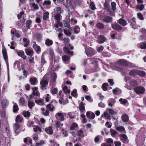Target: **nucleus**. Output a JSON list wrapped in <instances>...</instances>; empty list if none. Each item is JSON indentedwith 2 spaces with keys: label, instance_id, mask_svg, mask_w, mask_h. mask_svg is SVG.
<instances>
[{
  "label": "nucleus",
  "instance_id": "nucleus-37",
  "mask_svg": "<svg viewBox=\"0 0 146 146\" xmlns=\"http://www.w3.org/2000/svg\"><path fill=\"white\" fill-rule=\"evenodd\" d=\"M78 126V124L76 123H74L72 124L71 126L70 127V129L71 130H75V128Z\"/></svg>",
  "mask_w": 146,
  "mask_h": 146
},
{
  "label": "nucleus",
  "instance_id": "nucleus-51",
  "mask_svg": "<svg viewBox=\"0 0 146 146\" xmlns=\"http://www.w3.org/2000/svg\"><path fill=\"white\" fill-rule=\"evenodd\" d=\"M139 47L140 48L143 49H146V43H141L139 46Z\"/></svg>",
  "mask_w": 146,
  "mask_h": 146
},
{
  "label": "nucleus",
  "instance_id": "nucleus-55",
  "mask_svg": "<svg viewBox=\"0 0 146 146\" xmlns=\"http://www.w3.org/2000/svg\"><path fill=\"white\" fill-rule=\"evenodd\" d=\"M24 14V11H22L19 14L17 15V17L18 19H21L22 17V15Z\"/></svg>",
  "mask_w": 146,
  "mask_h": 146
},
{
  "label": "nucleus",
  "instance_id": "nucleus-17",
  "mask_svg": "<svg viewBox=\"0 0 146 146\" xmlns=\"http://www.w3.org/2000/svg\"><path fill=\"white\" fill-rule=\"evenodd\" d=\"M146 73L144 71L137 70V75L140 77H144L146 76Z\"/></svg>",
  "mask_w": 146,
  "mask_h": 146
},
{
  "label": "nucleus",
  "instance_id": "nucleus-3",
  "mask_svg": "<svg viewBox=\"0 0 146 146\" xmlns=\"http://www.w3.org/2000/svg\"><path fill=\"white\" fill-rule=\"evenodd\" d=\"M144 88L141 86L135 87L134 89V91L138 94H142L145 91Z\"/></svg>",
  "mask_w": 146,
  "mask_h": 146
},
{
  "label": "nucleus",
  "instance_id": "nucleus-32",
  "mask_svg": "<svg viewBox=\"0 0 146 146\" xmlns=\"http://www.w3.org/2000/svg\"><path fill=\"white\" fill-rule=\"evenodd\" d=\"M77 92V90L76 89H74L71 93V95L75 98H77L78 96Z\"/></svg>",
  "mask_w": 146,
  "mask_h": 146
},
{
  "label": "nucleus",
  "instance_id": "nucleus-28",
  "mask_svg": "<svg viewBox=\"0 0 146 146\" xmlns=\"http://www.w3.org/2000/svg\"><path fill=\"white\" fill-rule=\"evenodd\" d=\"M23 42L25 43L24 45V46L25 47H27L29 46L30 41L27 38H23Z\"/></svg>",
  "mask_w": 146,
  "mask_h": 146
},
{
  "label": "nucleus",
  "instance_id": "nucleus-29",
  "mask_svg": "<svg viewBox=\"0 0 146 146\" xmlns=\"http://www.w3.org/2000/svg\"><path fill=\"white\" fill-rule=\"evenodd\" d=\"M25 101L24 98L23 97H21L19 100V105L22 106H24L25 104Z\"/></svg>",
  "mask_w": 146,
  "mask_h": 146
},
{
  "label": "nucleus",
  "instance_id": "nucleus-20",
  "mask_svg": "<svg viewBox=\"0 0 146 146\" xmlns=\"http://www.w3.org/2000/svg\"><path fill=\"white\" fill-rule=\"evenodd\" d=\"M45 131L47 134L50 135H52L53 132L52 127L51 126H49L45 128Z\"/></svg>",
  "mask_w": 146,
  "mask_h": 146
},
{
  "label": "nucleus",
  "instance_id": "nucleus-16",
  "mask_svg": "<svg viewBox=\"0 0 146 146\" xmlns=\"http://www.w3.org/2000/svg\"><path fill=\"white\" fill-rule=\"evenodd\" d=\"M2 53L4 59L5 61L7 60L8 59V58L7 51L5 48H3Z\"/></svg>",
  "mask_w": 146,
  "mask_h": 146
},
{
  "label": "nucleus",
  "instance_id": "nucleus-25",
  "mask_svg": "<svg viewBox=\"0 0 146 146\" xmlns=\"http://www.w3.org/2000/svg\"><path fill=\"white\" fill-rule=\"evenodd\" d=\"M23 115L27 119H28L29 118L31 115V113L30 112L28 111H23Z\"/></svg>",
  "mask_w": 146,
  "mask_h": 146
},
{
  "label": "nucleus",
  "instance_id": "nucleus-4",
  "mask_svg": "<svg viewBox=\"0 0 146 146\" xmlns=\"http://www.w3.org/2000/svg\"><path fill=\"white\" fill-rule=\"evenodd\" d=\"M128 23L130 24L131 27L135 29L136 27V19L135 17H133L131 19L128 18L127 19Z\"/></svg>",
  "mask_w": 146,
  "mask_h": 146
},
{
  "label": "nucleus",
  "instance_id": "nucleus-61",
  "mask_svg": "<svg viewBox=\"0 0 146 146\" xmlns=\"http://www.w3.org/2000/svg\"><path fill=\"white\" fill-rule=\"evenodd\" d=\"M109 113L110 114L113 115L114 114H116L117 112L116 111H114L113 110L110 109L109 110Z\"/></svg>",
  "mask_w": 146,
  "mask_h": 146
},
{
  "label": "nucleus",
  "instance_id": "nucleus-56",
  "mask_svg": "<svg viewBox=\"0 0 146 146\" xmlns=\"http://www.w3.org/2000/svg\"><path fill=\"white\" fill-rule=\"evenodd\" d=\"M51 4V1L50 0H45L44 1V3H43L42 5L43 6L45 5H50Z\"/></svg>",
  "mask_w": 146,
  "mask_h": 146
},
{
  "label": "nucleus",
  "instance_id": "nucleus-46",
  "mask_svg": "<svg viewBox=\"0 0 146 146\" xmlns=\"http://www.w3.org/2000/svg\"><path fill=\"white\" fill-rule=\"evenodd\" d=\"M116 129L117 131H123L125 130L124 127L122 126L117 127L116 128Z\"/></svg>",
  "mask_w": 146,
  "mask_h": 146
},
{
  "label": "nucleus",
  "instance_id": "nucleus-40",
  "mask_svg": "<svg viewBox=\"0 0 146 146\" xmlns=\"http://www.w3.org/2000/svg\"><path fill=\"white\" fill-rule=\"evenodd\" d=\"M119 101L120 102L121 104L123 105H125L127 102V101L125 99H123L122 98L119 99Z\"/></svg>",
  "mask_w": 146,
  "mask_h": 146
},
{
  "label": "nucleus",
  "instance_id": "nucleus-50",
  "mask_svg": "<svg viewBox=\"0 0 146 146\" xmlns=\"http://www.w3.org/2000/svg\"><path fill=\"white\" fill-rule=\"evenodd\" d=\"M63 50L65 54H69L70 52V50L68 49V48L66 47H64L63 48Z\"/></svg>",
  "mask_w": 146,
  "mask_h": 146
},
{
  "label": "nucleus",
  "instance_id": "nucleus-57",
  "mask_svg": "<svg viewBox=\"0 0 146 146\" xmlns=\"http://www.w3.org/2000/svg\"><path fill=\"white\" fill-rule=\"evenodd\" d=\"M106 141L108 143L113 144V141L111 138H108L106 140Z\"/></svg>",
  "mask_w": 146,
  "mask_h": 146
},
{
  "label": "nucleus",
  "instance_id": "nucleus-30",
  "mask_svg": "<svg viewBox=\"0 0 146 146\" xmlns=\"http://www.w3.org/2000/svg\"><path fill=\"white\" fill-rule=\"evenodd\" d=\"M52 101H51V103L49 104H48L46 106V108L49 109V110L50 111H53L54 110V106H52V107L51 108V104L52 103Z\"/></svg>",
  "mask_w": 146,
  "mask_h": 146
},
{
  "label": "nucleus",
  "instance_id": "nucleus-60",
  "mask_svg": "<svg viewBox=\"0 0 146 146\" xmlns=\"http://www.w3.org/2000/svg\"><path fill=\"white\" fill-rule=\"evenodd\" d=\"M139 31L141 33L146 35V29L144 28H142L140 29Z\"/></svg>",
  "mask_w": 146,
  "mask_h": 146
},
{
  "label": "nucleus",
  "instance_id": "nucleus-23",
  "mask_svg": "<svg viewBox=\"0 0 146 146\" xmlns=\"http://www.w3.org/2000/svg\"><path fill=\"white\" fill-rule=\"evenodd\" d=\"M57 78V75L56 73H54L52 74L51 76L50 82L52 83H54L56 81Z\"/></svg>",
  "mask_w": 146,
  "mask_h": 146
},
{
  "label": "nucleus",
  "instance_id": "nucleus-21",
  "mask_svg": "<svg viewBox=\"0 0 146 146\" xmlns=\"http://www.w3.org/2000/svg\"><path fill=\"white\" fill-rule=\"evenodd\" d=\"M53 43L52 40L48 38L46 39L45 41V44L47 46H49L52 45Z\"/></svg>",
  "mask_w": 146,
  "mask_h": 146
},
{
  "label": "nucleus",
  "instance_id": "nucleus-48",
  "mask_svg": "<svg viewBox=\"0 0 146 146\" xmlns=\"http://www.w3.org/2000/svg\"><path fill=\"white\" fill-rule=\"evenodd\" d=\"M32 94V95H30V97L31 98H34L33 96H38V92L37 91L36 92L33 91Z\"/></svg>",
  "mask_w": 146,
  "mask_h": 146
},
{
  "label": "nucleus",
  "instance_id": "nucleus-2",
  "mask_svg": "<svg viewBox=\"0 0 146 146\" xmlns=\"http://www.w3.org/2000/svg\"><path fill=\"white\" fill-rule=\"evenodd\" d=\"M48 83V81L46 80H41L40 82V89L42 91H44L46 89Z\"/></svg>",
  "mask_w": 146,
  "mask_h": 146
},
{
  "label": "nucleus",
  "instance_id": "nucleus-15",
  "mask_svg": "<svg viewBox=\"0 0 146 146\" xmlns=\"http://www.w3.org/2000/svg\"><path fill=\"white\" fill-rule=\"evenodd\" d=\"M85 104L83 102H81L79 105V109L81 112H84L85 111V108L84 106Z\"/></svg>",
  "mask_w": 146,
  "mask_h": 146
},
{
  "label": "nucleus",
  "instance_id": "nucleus-59",
  "mask_svg": "<svg viewBox=\"0 0 146 146\" xmlns=\"http://www.w3.org/2000/svg\"><path fill=\"white\" fill-rule=\"evenodd\" d=\"M64 43L66 44L69 42L70 41V39L68 38H64L63 39Z\"/></svg>",
  "mask_w": 146,
  "mask_h": 146
},
{
  "label": "nucleus",
  "instance_id": "nucleus-58",
  "mask_svg": "<svg viewBox=\"0 0 146 146\" xmlns=\"http://www.w3.org/2000/svg\"><path fill=\"white\" fill-rule=\"evenodd\" d=\"M56 127L57 128H60L61 127H62L63 125V124L62 123L60 124V122L59 121H57L56 123Z\"/></svg>",
  "mask_w": 146,
  "mask_h": 146
},
{
  "label": "nucleus",
  "instance_id": "nucleus-9",
  "mask_svg": "<svg viewBox=\"0 0 146 146\" xmlns=\"http://www.w3.org/2000/svg\"><path fill=\"white\" fill-rule=\"evenodd\" d=\"M64 115L62 113L60 112L57 113L56 115L55 116L57 120H60L63 121L64 120Z\"/></svg>",
  "mask_w": 146,
  "mask_h": 146
},
{
  "label": "nucleus",
  "instance_id": "nucleus-11",
  "mask_svg": "<svg viewBox=\"0 0 146 146\" xmlns=\"http://www.w3.org/2000/svg\"><path fill=\"white\" fill-rule=\"evenodd\" d=\"M118 64L123 65V66H126L128 65V62L124 59H119L118 61Z\"/></svg>",
  "mask_w": 146,
  "mask_h": 146
},
{
  "label": "nucleus",
  "instance_id": "nucleus-5",
  "mask_svg": "<svg viewBox=\"0 0 146 146\" xmlns=\"http://www.w3.org/2000/svg\"><path fill=\"white\" fill-rule=\"evenodd\" d=\"M104 10L106 11L107 12H109L110 14L111 13V9L109 2L107 1H105L104 5Z\"/></svg>",
  "mask_w": 146,
  "mask_h": 146
},
{
  "label": "nucleus",
  "instance_id": "nucleus-43",
  "mask_svg": "<svg viewBox=\"0 0 146 146\" xmlns=\"http://www.w3.org/2000/svg\"><path fill=\"white\" fill-rule=\"evenodd\" d=\"M138 18L141 20H143L144 19L143 15L141 13H137Z\"/></svg>",
  "mask_w": 146,
  "mask_h": 146
},
{
  "label": "nucleus",
  "instance_id": "nucleus-1",
  "mask_svg": "<svg viewBox=\"0 0 146 146\" xmlns=\"http://www.w3.org/2000/svg\"><path fill=\"white\" fill-rule=\"evenodd\" d=\"M85 52L87 56L89 57L92 56L96 53V51L90 47L86 48H85Z\"/></svg>",
  "mask_w": 146,
  "mask_h": 146
},
{
  "label": "nucleus",
  "instance_id": "nucleus-62",
  "mask_svg": "<svg viewBox=\"0 0 146 146\" xmlns=\"http://www.w3.org/2000/svg\"><path fill=\"white\" fill-rule=\"evenodd\" d=\"M32 7L35 9H38L39 8V7L38 5L37 4H36L35 3H33L32 4Z\"/></svg>",
  "mask_w": 146,
  "mask_h": 146
},
{
  "label": "nucleus",
  "instance_id": "nucleus-24",
  "mask_svg": "<svg viewBox=\"0 0 146 146\" xmlns=\"http://www.w3.org/2000/svg\"><path fill=\"white\" fill-rule=\"evenodd\" d=\"M96 27L99 29H103L104 28V25L102 23L98 22L96 24Z\"/></svg>",
  "mask_w": 146,
  "mask_h": 146
},
{
  "label": "nucleus",
  "instance_id": "nucleus-26",
  "mask_svg": "<svg viewBox=\"0 0 146 146\" xmlns=\"http://www.w3.org/2000/svg\"><path fill=\"white\" fill-rule=\"evenodd\" d=\"M49 13L47 11L44 13L42 19L44 20H46L49 18Z\"/></svg>",
  "mask_w": 146,
  "mask_h": 146
},
{
  "label": "nucleus",
  "instance_id": "nucleus-27",
  "mask_svg": "<svg viewBox=\"0 0 146 146\" xmlns=\"http://www.w3.org/2000/svg\"><path fill=\"white\" fill-rule=\"evenodd\" d=\"M25 51L27 55L32 56L33 55V51L31 49H26Z\"/></svg>",
  "mask_w": 146,
  "mask_h": 146
},
{
  "label": "nucleus",
  "instance_id": "nucleus-19",
  "mask_svg": "<svg viewBox=\"0 0 146 146\" xmlns=\"http://www.w3.org/2000/svg\"><path fill=\"white\" fill-rule=\"evenodd\" d=\"M17 55L19 56L22 57L23 60L26 59L27 56L25 55V53L24 51H19L17 53Z\"/></svg>",
  "mask_w": 146,
  "mask_h": 146
},
{
  "label": "nucleus",
  "instance_id": "nucleus-53",
  "mask_svg": "<svg viewBox=\"0 0 146 146\" xmlns=\"http://www.w3.org/2000/svg\"><path fill=\"white\" fill-rule=\"evenodd\" d=\"M64 32L65 34L67 36H69L71 35V32L68 30L67 31L66 29H64Z\"/></svg>",
  "mask_w": 146,
  "mask_h": 146
},
{
  "label": "nucleus",
  "instance_id": "nucleus-63",
  "mask_svg": "<svg viewBox=\"0 0 146 146\" xmlns=\"http://www.w3.org/2000/svg\"><path fill=\"white\" fill-rule=\"evenodd\" d=\"M105 104L102 102H101L98 104V106L101 108H104L105 106Z\"/></svg>",
  "mask_w": 146,
  "mask_h": 146
},
{
  "label": "nucleus",
  "instance_id": "nucleus-41",
  "mask_svg": "<svg viewBox=\"0 0 146 146\" xmlns=\"http://www.w3.org/2000/svg\"><path fill=\"white\" fill-rule=\"evenodd\" d=\"M22 120V118H21L20 115H17L15 119V121L16 123L21 122Z\"/></svg>",
  "mask_w": 146,
  "mask_h": 146
},
{
  "label": "nucleus",
  "instance_id": "nucleus-42",
  "mask_svg": "<svg viewBox=\"0 0 146 146\" xmlns=\"http://www.w3.org/2000/svg\"><path fill=\"white\" fill-rule=\"evenodd\" d=\"M35 105V104L33 102H30L29 101L28 102V106L30 109H31L33 108V107Z\"/></svg>",
  "mask_w": 146,
  "mask_h": 146
},
{
  "label": "nucleus",
  "instance_id": "nucleus-18",
  "mask_svg": "<svg viewBox=\"0 0 146 146\" xmlns=\"http://www.w3.org/2000/svg\"><path fill=\"white\" fill-rule=\"evenodd\" d=\"M122 120L124 122H127L129 120V118L128 115L126 114H123L121 116Z\"/></svg>",
  "mask_w": 146,
  "mask_h": 146
},
{
  "label": "nucleus",
  "instance_id": "nucleus-36",
  "mask_svg": "<svg viewBox=\"0 0 146 146\" xmlns=\"http://www.w3.org/2000/svg\"><path fill=\"white\" fill-rule=\"evenodd\" d=\"M111 9L113 11H115L116 10V4L115 2H112L111 3Z\"/></svg>",
  "mask_w": 146,
  "mask_h": 146
},
{
  "label": "nucleus",
  "instance_id": "nucleus-34",
  "mask_svg": "<svg viewBox=\"0 0 146 146\" xmlns=\"http://www.w3.org/2000/svg\"><path fill=\"white\" fill-rule=\"evenodd\" d=\"M108 84L107 83H104L103 84L102 86V90L104 91H106L107 90V87L108 86Z\"/></svg>",
  "mask_w": 146,
  "mask_h": 146
},
{
  "label": "nucleus",
  "instance_id": "nucleus-44",
  "mask_svg": "<svg viewBox=\"0 0 146 146\" xmlns=\"http://www.w3.org/2000/svg\"><path fill=\"white\" fill-rule=\"evenodd\" d=\"M110 131L111 133V135L112 136L116 135L117 134V132L112 128L111 129Z\"/></svg>",
  "mask_w": 146,
  "mask_h": 146
},
{
  "label": "nucleus",
  "instance_id": "nucleus-13",
  "mask_svg": "<svg viewBox=\"0 0 146 146\" xmlns=\"http://www.w3.org/2000/svg\"><path fill=\"white\" fill-rule=\"evenodd\" d=\"M30 84L32 85H36L37 82V80L35 77L30 78L29 80Z\"/></svg>",
  "mask_w": 146,
  "mask_h": 146
},
{
  "label": "nucleus",
  "instance_id": "nucleus-52",
  "mask_svg": "<svg viewBox=\"0 0 146 146\" xmlns=\"http://www.w3.org/2000/svg\"><path fill=\"white\" fill-rule=\"evenodd\" d=\"M58 92L57 88H54L52 89L51 90V92L53 94H56Z\"/></svg>",
  "mask_w": 146,
  "mask_h": 146
},
{
  "label": "nucleus",
  "instance_id": "nucleus-64",
  "mask_svg": "<svg viewBox=\"0 0 146 146\" xmlns=\"http://www.w3.org/2000/svg\"><path fill=\"white\" fill-rule=\"evenodd\" d=\"M69 59V57L67 56H64L62 57V59L65 61H67Z\"/></svg>",
  "mask_w": 146,
  "mask_h": 146
},
{
  "label": "nucleus",
  "instance_id": "nucleus-47",
  "mask_svg": "<svg viewBox=\"0 0 146 146\" xmlns=\"http://www.w3.org/2000/svg\"><path fill=\"white\" fill-rule=\"evenodd\" d=\"M23 75L24 76L26 77L28 74V72L25 69V67H22Z\"/></svg>",
  "mask_w": 146,
  "mask_h": 146
},
{
  "label": "nucleus",
  "instance_id": "nucleus-10",
  "mask_svg": "<svg viewBox=\"0 0 146 146\" xmlns=\"http://www.w3.org/2000/svg\"><path fill=\"white\" fill-rule=\"evenodd\" d=\"M137 69H132L129 71V74L131 76L135 77L137 76Z\"/></svg>",
  "mask_w": 146,
  "mask_h": 146
},
{
  "label": "nucleus",
  "instance_id": "nucleus-22",
  "mask_svg": "<svg viewBox=\"0 0 146 146\" xmlns=\"http://www.w3.org/2000/svg\"><path fill=\"white\" fill-rule=\"evenodd\" d=\"M32 23V21L31 20H27L26 21V27L29 29L31 28Z\"/></svg>",
  "mask_w": 146,
  "mask_h": 146
},
{
  "label": "nucleus",
  "instance_id": "nucleus-8",
  "mask_svg": "<svg viewBox=\"0 0 146 146\" xmlns=\"http://www.w3.org/2000/svg\"><path fill=\"white\" fill-rule=\"evenodd\" d=\"M106 40V38L103 35H99L98 38V43L100 44L104 42Z\"/></svg>",
  "mask_w": 146,
  "mask_h": 146
},
{
  "label": "nucleus",
  "instance_id": "nucleus-14",
  "mask_svg": "<svg viewBox=\"0 0 146 146\" xmlns=\"http://www.w3.org/2000/svg\"><path fill=\"white\" fill-rule=\"evenodd\" d=\"M129 84L132 87H135L137 86L138 85V82L136 80H133L129 81Z\"/></svg>",
  "mask_w": 146,
  "mask_h": 146
},
{
  "label": "nucleus",
  "instance_id": "nucleus-31",
  "mask_svg": "<svg viewBox=\"0 0 146 146\" xmlns=\"http://www.w3.org/2000/svg\"><path fill=\"white\" fill-rule=\"evenodd\" d=\"M74 33L75 34H77L79 33L80 32V28L79 26L78 25L76 26L74 29Z\"/></svg>",
  "mask_w": 146,
  "mask_h": 146
},
{
  "label": "nucleus",
  "instance_id": "nucleus-49",
  "mask_svg": "<svg viewBox=\"0 0 146 146\" xmlns=\"http://www.w3.org/2000/svg\"><path fill=\"white\" fill-rule=\"evenodd\" d=\"M64 25L65 27H67L69 28L70 27L69 24V21H64Z\"/></svg>",
  "mask_w": 146,
  "mask_h": 146
},
{
  "label": "nucleus",
  "instance_id": "nucleus-33",
  "mask_svg": "<svg viewBox=\"0 0 146 146\" xmlns=\"http://www.w3.org/2000/svg\"><path fill=\"white\" fill-rule=\"evenodd\" d=\"M13 111L14 113H16L19 110L18 106L17 104H14L13 107Z\"/></svg>",
  "mask_w": 146,
  "mask_h": 146
},
{
  "label": "nucleus",
  "instance_id": "nucleus-35",
  "mask_svg": "<svg viewBox=\"0 0 146 146\" xmlns=\"http://www.w3.org/2000/svg\"><path fill=\"white\" fill-rule=\"evenodd\" d=\"M14 128L15 132L17 133V131L19 129L20 127L19 124L18 123L14 124Z\"/></svg>",
  "mask_w": 146,
  "mask_h": 146
},
{
  "label": "nucleus",
  "instance_id": "nucleus-39",
  "mask_svg": "<svg viewBox=\"0 0 146 146\" xmlns=\"http://www.w3.org/2000/svg\"><path fill=\"white\" fill-rule=\"evenodd\" d=\"M61 17L60 13H58L56 14L54 17V19L56 21L60 20V17Z\"/></svg>",
  "mask_w": 146,
  "mask_h": 146
},
{
  "label": "nucleus",
  "instance_id": "nucleus-6",
  "mask_svg": "<svg viewBox=\"0 0 146 146\" xmlns=\"http://www.w3.org/2000/svg\"><path fill=\"white\" fill-rule=\"evenodd\" d=\"M102 18H103L102 19V21L106 23H110L113 21V18L110 16H102Z\"/></svg>",
  "mask_w": 146,
  "mask_h": 146
},
{
  "label": "nucleus",
  "instance_id": "nucleus-54",
  "mask_svg": "<svg viewBox=\"0 0 146 146\" xmlns=\"http://www.w3.org/2000/svg\"><path fill=\"white\" fill-rule=\"evenodd\" d=\"M83 133V131L81 129H80L77 131V135L79 137H83V135L82 134Z\"/></svg>",
  "mask_w": 146,
  "mask_h": 146
},
{
  "label": "nucleus",
  "instance_id": "nucleus-7",
  "mask_svg": "<svg viewBox=\"0 0 146 146\" xmlns=\"http://www.w3.org/2000/svg\"><path fill=\"white\" fill-rule=\"evenodd\" d=\"M112 28L116 31H120L122 29V27L116 23L111 25Z\"/></svg>",
  "mask_w": 146,
  "mask_h": 146
},
{
  "label": "nucleus",
  "instance_id": "nucleus-45",
  "mask_svg": "<svg viewBox=\"0 0 146 146\" xmlns=\"http://www.w3.org/2000/svg\"><path fill=\"white\" fill-rule=\"evenodd\" d=\"M144 7V5L142 4L137 6L136 8L141 11L143 10Z\"/></svg>",
  "mask_w": 146,
  "mask_h": 146
},
{
  "label": "nucleus",
  "instance_id": "nucleus-38",
  "mask_svg": "<svg viewBox=\"0 0 146 146\" xmlns=\"http://www.w3.org/2000/svg\"><path fill=\"white\" fill-rule=\"evenodd\" d=\"M35 102L36 104L39 105H43L44 103L43 100L42 99L36 100Z\"/></svg>",
  "mask_w": 146,
  "mask_h": 146
},
{
  "label": "nucleus",
  "instance_id": "nucleus-12",
  "mask_svg": "<svg viewBox=\"0 0 146 146\" xmlns=\"http://www.w3.org/2000/svg\"><path fill=\"white\" fill-rule=\"evenodd\" d=\"M117 22L123 26H125L127 24L126 20L123 19L121 18L117 21Z\"/></svg>",
  "mask_w": 146,
  "mask_h": 146
}]
</instances>
